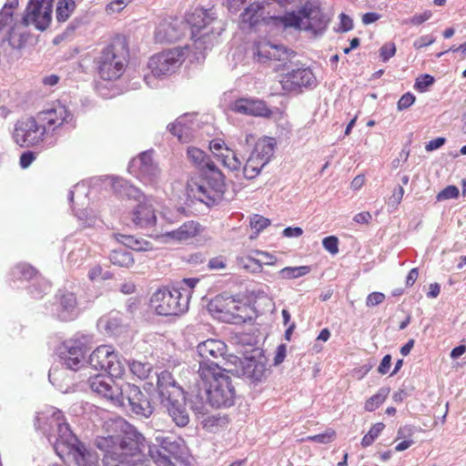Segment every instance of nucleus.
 <instances>
[{
    "label": "nucleus",
    "mask_w": 466,
    "mask_h": 466,
    "mask_svg": "<svg viewBox=\"0 0 466 466\" xmlns=\"http://www.w3.org/2000/svg\"><path fill=\"white\" fill-rule=\"evenodd\" d=\"M53 0H30L25 15L19 16L9 6L0 11V46L7 44L14 49L22 48L26 42V26L32 25L46 30L52 20Z\"/></svg>",
    "instance_id": "f257e3e1"
},
{
    "label": "nucleus",
    "mask_w": 466,
    "mask_h": 466,
    "mask_svg": "<svg viewBox=\"0 0 466 466\" xmlns=\"http://www.w3.org/2000/svg\"><path fill=\"white\" fill-rule=\"evenodd\" d=\"M47 420L58 434L54 443L55 451L66 466H99L97 454L76 437L62 411L55 410Z\"/></svg>",
    "instance_id": "f03ea898"
},
{
    "label": "nucleus",
    "mask_w": 466,
    "mask_h": 466,
    "mask_svg": "<svg viewBox=\"0 0 466 466\" xmlns=\"http://www.w3.org/2000/svg\"><path fill=\"white\" fill-rule=\"evenodd\" d=\"M104 441L108 448L104 456L106 466H147L142 460L147 441L134 427L128 426L121 439L109 436Z\"/></svg>",
    "instance_id": "7ed1b4c3"
},
{
    "label": "nucleus",
    "mask_w": 466,
    "mask_h": 466,
    "mask_svg": "<svg viewBox=\"0 0 466 466\" xmlns=\"http://www.w3.org/2000/svg\"><path fill=\"white\" fill-rule=\"evenodd\" d=\"M197 372L198 385L204 390L210 406L219 409L234 405L237 392L228 370L221 366H207Z\"/></svg>",
    "instance_id": "20e7f679"
},
{
    "label": "nucleus",
    "mask_w": 466,
    "mask_h": 466,
    "mask_svg": "<svg viewBox=\"0 0 466 466\" xmlns=\"http://www.w3.org/2000/svg\"><path fill=\"white\" fill-rule=\"evenodd\" d=\"M185 20L189 27L191 39L198 49L212 47L225 30L224 23L211 9L196 7L187 13Z\"/></svg>",
    "instance_id": "39448f33"
},
{
    "label": "nucleus",
    "mask_w": 466,
    "mask_h": 466,
    "mask_svg": "<svg viewBox=\"0 0 466 466\" xmlns=\"http://www.w3.org/2000/svg\"><path fill=\"white\" fill-rule=\"evenodd\" d=\"M129 61V46L125 35H116L96 59L98 76L106 81L118 79Z\"/></svg>",
    "instance_id": "423d86ee"
},
{
    "label": "nucleus",
    "mask_w": 466,
    "mask_h": 466,
    "mask_svg": "<svg viewBox=\"0 0 466 466\" xmlns=\"http://www.w3.org/2000/svg\"><path fill=\"white\" fill-rule=\"evenodd\" d=\"M188 294L180 289H157L150 299V306L160 316H178L188 309Z\"/></svg>",
    "instance_id": "0eeeda50"
},
{
    "label": "nucleus",
    "mask_w": 466,
    "mask_h": 466,
    "mask_svg": "<svg viewBox=\"0 0 466 466\" xmlns=\"http://www.w3.org/2000/svg\"><path fill=\"white\" fill-rule=\"evenodd\" d=\"M184 60V49L174 47L150 56L147 67L154 76L160 78L174 74L181 66Z\"/></svg>",
    "instance_id": "6e6552de"
},
{
    "label": "nucleus",
    "mask_w": 466,
    "mask_h": 466,
    "mask_svg": "<svg viewBox=\"0 0 466 466\" xmlns=\"http://www.w3.org/2000/svg\"><path fill=\"white\" fill-rule=\"evenodd\" d=\"M252 56L258 63L279 62L286 64L296 56V52L282 44H274L267 38H259L252 46Z\"/></svg>",
    "instance_id": "1a4fd4ad"
},
{
    "label": "nucleus",
    "mask_w": 466,
    "mask_h": 466,
    "mask_svg": "<svg viewBox=\"0 0 466 466\" xmlns=\"http://www.w3.org/2000/svg\"><path fill=\"white\" fill-rule=\"evenodd\" d=\"M46 134L35 115L15 124L13 138L20 147H34L44 141Z\"/></svg>",
    "instance_id": "9d476101"
},
{
    "label": "nucleus",
    "mask_w": 466,
    "mask_h": 466,
    "mask_svg": "<svg viewBox=\"0 0 466 466\" xmlns=\"http://www.w3.org/2000/svg\"><path fill=\"white\" fill-rule=\"evenodd\" d=\"M88 362L96 370L106 371L116 378L122 375L124 367L112 346L100 345L90 354Z\"/></svg>",
    "instance_id": "9b49d317"
},
{
    "label": "nucleus",
    "mask_w": 466,
    "mask_h": 466,
    "mask_svg": "<svg viewBox=\"0 0 466 466\" xmlns=\"http://www.w3.org/2000/svg\"><path fill=\"white\" fill-rule=\"evenodd\" d=\"M113 377L104 374L90 377L88 380L90 389L113 404L125 406L124 386L117 383Z\"/></svg>",
    "instance_id": "f8f14e48"
},
{
    "label": "nucleus",
    "mask_w": 466,
    "mask_h": 466,
    "mask_svg": "<svg viewBox=\"0 0 466 466\" xmlns=\"http://www.w3.org/2000/svg\"><path fill=\"white\" fill-rule=\"evenodd\" d=\"M227 351V344L220 339H208L198 343L197 353L200 360H198V371H200L202 367L220 366L218 360L225 359Z\"/></svg>",
    "instance_id": "ddd939ff"
},
{
    "label": "nucleus",
    "mask_w": 466,
    "mask_h": 466,
    "mask_svg": "<svg viewBox=\"0 0 466 466\" xmlns=\"http://www.w3.org/2000/svg\"><path fill=\"white\" fill-rule=\"evenodd\" d=\"M271 1L256 0L249 4L240 14L239 21L243 26L254 27L261 23H268L277 18L276 12L271 11Z\"/></svg>",
    "instance_id": "4468645a"
},
{
    "label": "nucleus",
    "mask_w": 466,
    "mask_h": 466,
    "mask_svg": "<svg viewBox=\"0 0 466 466\" xmlns=\"http://www.w3.org/2000/svg\"><path fill=\"white\" fill-rule=\"evenodd\" d=\"M36 116L46 133L49 131L55 132L66 125L73 126V115L66 106L60 104L42 110L38 112Z\"/></svg>",
    "instance_id": "2eb2a0df"
},
{
    "label": "nucleus",
    "mask_w": 466,
    "mask_h": 466,
    "mask_svg": "<svg viewBox=\"0 0 466 466\" xmlns=\"http://www.w3.org/2000/svg\"><path fill=\"white\" fill-rule=\"evenodd\" d=\"M316 77L309 67L300 66L280 76L279 84L286 92H301L302 88L314 86Z\"/></svg>",
    "instance_id": "dca6fc26"
},
{
    "label": "nucleus",
    "mask_w": 466,
    "mask_h": 466,
    "mask_svg": "<svg viewBox=\"0 0 466 466\" xmlns=\"http://www.w3.org/2000/svg\"><path fill=\"white\" fill-rule=\"evenodd\" d=\"M87 351L86 342L81 339L66 340L59 349V355L64 364L70 370H78Z\"/></svg>",
    "instance_id": "f3484780"
},
{
    "label": "nucleus",
    "mask_w": 466,
    "mask_h": 466,
    "mask_svg": "<svg viewBox=\"0 0 466 466\" xmlns=\"http://www.w3.org/2000/svg\"><path fill=\"white\" fill-rule=\"evenodd\" d=\"M208 309L215 318L229 322L238 316L240 307L234 298L218 295L209 301Z\"/></svg>",
    "instance_id": "a211bd4d"
},
{
    "label": "nucleus",
    "mask_w": 466,
    "mask_h": 466,
    "mask_svg": "<svg viewBox=\"0 0 466 466\" xmlns=\"http://www.w3.org/2000/svg\"><path fill=\"white\" fill-rule=\"evenodd\" d=\"M124 396L125 402H127L134 413L147 418L153 413V407L150 401L140 390L139 387L127 383L124 387Z\"/></svg>",
    "instance_id": "6ab92c4d"
},
{
    "label": "nucleus",
    "mask_w": 466,
    "mask_h": 466,
    "mask_svg": "<svg viewBox=\"0 0 466 466\" xmlns=\"http://www.w3.org/2000/svg\"><path fill=\"white\" fill-rule=\"evenodd\" d=\"M237 371L239 376L251 382H261L267 377L266 360L264 357H259L258 359L251 357L240 360Z\"/></svg>",
    "instance_id": "aec40b11"
},
{
    "label": "nucleus",
    "mask_w": 466,
    "mask_h": 466,
    "mask_svg": "<svg viewBox=\"0 0 466 466\" xmlns=\"http://www.w3.org/2000/svg\"><path fill=\"white\" fill-rule=\"evenodd\" d=\"M202 178L208 195L209 203H214L223 197L225 192V182L223 174L214 166L204 171Z\"/></svg>",
    "instance_id": "412c9836"
},
{
    "label": "nucleus",
    "mask_w": 466,
    "mask_h": 466,
    "mask_svg": "<svg viewBox=\"0 0 466 466\" xmlns=\"http://www.w3.org/2000/svg\"><path fill=\"white\" fill-rule=\"evenodd\" d=\"M131 219L137 227L141 228L154 227L157 223V215L153 205L148 200L137 203L131 211Z\"/></svg>",
    "instance_id": "4be33fe9"
},
{
    "label": "nucleus",
    "mask_w": 466,
    "mask_h": 466,
    "mask_svg": "<svg viewBox=\"0 0 466 466\" xmlns=\"http://www.w3.org/2000/svg\"><path fill=\"white\" fill-rule=\"evenodd\" d=\"M303 15L302 29L311 31L314 35L322 33L327 27V21L319 7L304 6L300 9Z\"/></svg>",
    "instance_id": "5701e85b"
},
{
    "label": "nucleus",
    "mask_w": 466,
    "mask_h": 466,
    "mask_svg": "<svg viewBox=\"0 0 466 466\" xmlns=\"http://www.w3.org/2000/svg\"><path fill=\"white\" fill-rule=\"evenodd\" d=\"M201 231L202 227L198 222L189 220L183 223L177 229L166 232L163 237L166 238V241L185 242L198 236Z\"/></svg>",
    "instance_id": "b1692460"
},
{
    "label": "nucleus",
    "mask_w": 466,
    "mask_h": 466,
    "mask_svg": "<svg viewBox=\"0 0 466 466\" xmlns=\"http://www.w3.org/2000/svg\"><path fill=\"white\" fill-rule=\"evenodd\" d=\"M157 390L163 402L170 401L181 391V388L168 370L157 374Z\"/></svg>",
    "instance_id": "393cba45"
},
{
    "label": "nucleus",
    "mask_w": 466,
    "mask_h": 466,
    "mask_svg": "<svg viewBox=\"0 0 466 466\" xmlns=\"http://www.w3.org/2000/svg\"><path fill=\"white\" fill-rule=\"evenodd\" d=\"M233 110L238 113L256 116L269 117L272 114L271 110L267 107L265 102L247 98L238 99L233 105Z\"/></svg>",
    "instance_id": "a878e982"
},
{
    "label": "nucleus",
    "mask_w": 466,
    "mask_h": 466,
    "mask_svg": "<svg viewBox=\"0 0 466 466\" xmlns=\"http://www.w3.org/2000/svg\"><path fill=\"white\" fill-rule=\"evenodd\" d=\"M186 191L189 198L209 204L208 195L207 194L208 192L201 175L191 177L187 180Z\"/></svg>",
    "instance_id": "bb28decb"
},
{
    "label": "nucleus",
    "mask_w": 466,
    "mask_h": 466,
    "mask_svg": "<svg viewBox=\"0 0 466 466\" xmlns=\"http://www.w3.org/2000/svg\"><path fill=\"white\" fill-rule=\"evenodd\" d=\"M167 402V409L169 416L178 427H185L189 422V416L183 403L176 400Z\"/></svg>",
    "instance_id": "cd10ccee"
},
{
    "label": "nucleus",
    "mask_w": 466,
    "mask_h": 466,
    "mask_svg": "<svg viewBox=\"0 0 466 466\" xmlns=\"http://www.w3.org/2000/svg\"><path fill=\"white\" fill-rule=\"evenodd\" d=\"M274 147L275 143L272 138L263 137L257 141L251 154L267 165L273 156Z\"/></svg>",
    "instance_id": "c85d7f7f"
},
{
    "label": "nucleus",
    "mask_w": 466,
    "mask_h": 466,
    "mask_svg": "<svg viewBox=\"0 0 466 466\" xmlns=\"http://www.w3.org/2000/svg\"><path fill=\"white\" fill-rule=\"evenodd\" d=\"M168 129L181 143H187L193 137V129L183 119H177L175 123L169 125Z\"/></svg>",
    "instance_id": "c756f323"
},
{
    "label": "nucleus",
    "mask_w": 466,
    "mask_h": 466,
    "mask_svg": "<svg viewBox=\"0 0 466 466\" xmlns=\"http://www.w3.org/2000/svg\"><path fill=\"white\" fill-rule=\"evenodd\" d=\"M110 262L120 268H130L135 260L130 251L126 249L113 250L109 255Z\"/></svg>",
    "instance_id": "7c9ffc66"
},
{
    "label": "nucleus",
    "mask_w": 466,
    "mask_h": 466,
    "mask_svg": "<svg viewBox=\"0 0 466 466\" xmlns=\"http://www.w3.org/2000/svg\"><path fill=\"white\" fill-rule=\"evenodd\" d=\"M390 392V387H381L375 394L365 401V410L370 412L376 410L386 400Z\"/></svg>",
    "instance_id": "2f4dec72"
},
{
    "label": "nucleus",
    "mask_w": 466,
    "mask_h": 466,
    "mask_svg": "<svg viewBox=\"0 0 466 466\" xmlns=\"http://www.w3.org/2000/svg\"><path fill=\"white\" fill-rule=\"evenodd\" d=\"M262 161H260L254 155L250 154L246 164L243 167V173L246 178L251 179L257 177L260 170L265 167Z\"/></svg>",
    "instance_id": "473e14b6"
},
{
    "label": "nucleus",
    "mask_w": 466,
    "mask_h": 466,
    "mask_svg": "<svg viewBox=\"0 0 466 466\" xmlns=\"http://www.w3.org/2000/svg\"><path fill=\"white\" fill-rule=\"evenodd\" d=\"M76 8L74 0H58L56 6V19L58 22H66Z\"/></svg>",
    "instance_id": "72a5a7b5"
},
{
    "label": "nucleus",
    "mask_w": 466,
    "mask_h": 466,
    "mask_svg": "<svg viewBox=\"0 0 466 466\" xmlns=\"http://www.w3.org/2000/svg\"><path fill=\"white\" fill-rule=\"evenodd\" d=\"M114 238L118 241L124 244L125 246L134 249V250H147V242L138 240L130 235H123L120 233H115Z\"/></svg>",
    "instance_id": "f704fd0d"
},
{
    "label": "nucleus",
    "mask_w": 466,
    "mask_h": 466,
    "mask_svg": "<svg viewBox=\"0 0 466 466\" xmlns=\"http://www.w3.org/2000/svg\"><path fill=\"white\" fill-rule=\"evenodd\" d=\"M157 35L161 38V40H165L167 42L176 41L179 37L178 31L167 22L160 24L157 28Z\"/></svg>",
    "instance_id": "c9c22d12"
},
{
    "label": "nucleus",
    "mask_w": 466,
    "mask_h": 466,
    "mask_svg": "<svg viewBox=\"0 0 466 466\" xmlns=\"http://www.w3.org/2000/svg\"><path fill=\"white\" fill-rule=\"evenodd\" d=\"M310 270L309 266L286 267L279 271V275L282 279H293L309 274Z\"/></svg>",
    "instance_id": "e433bc0d"
},
{
    "label": "nucleus",
    "mask_w": 466,
    "mask_h": 466,
    "mask_svg": "<svg viewBox=\"0 0 466 466\" xmlns=\"http://www.w3.org/2000/svg\"><path fill=\"white\" fill-rule=\"evenodd\" d=\"M273 20H279L286 27H295L302 29L303 15H301L300 11L299 12V14H295L294 12L288 13L283 16H279L277 15V18H274Z\"/></svg>",
    "instance_id": "4c0bfd02"
},
{
    "label": "nucleus",
    "mask_w": 466,
    "mask_h": 466,
    "mask_svg": "<svg viewBox=\"0 0 466 466\" xmlns=\"http://www.w3.org/2000/svg\"><path fill=\"white\" fill-rule=\"evenodd\" d=\"M129 369L132 374L139 380H145L149 376L152 370V366L147 362L134 360L129 364Z\"/></svg>",
    "instance_id": "58836bf2"
},
{
    "label": "nucleus",
    "mask_w": 466,
    "mask_h": 466,
    "mask_svg": "<svg viewBox=\"0 0 466 466\" xmlns=\"http://www.w3.org/2000/svg\"><path fill=\"white\" fill-rule=\"evenodd\" d=\"M270 225V220L261 215L254 214L249 218V226L255 230V236L250 238H255L262 230Z\"/></svg>",
    "instance_id": "ea45409f"
},
{
    "label": "nucleus",
    "mask_w": 466,
    "mask_h": 466,
    "mask_svg": "<svg viewBox=\"0 0 466 466\" xmlns=\"http://www.w3.org/2000/svg\"><path fill=\"white\" fill-rule=\"evenodd\" d=\"M385 425L382 422H378L373 424L369 430L368 433L365 434L361 440L362 447L366 448L370 446L374 441L379 437V435L384 430Z\"/></svg>",
    "instance_id": "a19ab883"
},
{
    "label": "nucleus",
    "mask_w": 466,
    "mask_h": 466,
    "mask_svg": "<svg viewBox=\"0 0 466 466\" xmlns=\"http://www.w3.org/2000/svg\"><path fill=\"white\" fill-rule=\"evenodd\" d=\"M224 167L232 171L239 170L242 166V160L237 156L236 152L232 149L220 159Z\"/></svg>",
    "instance_id": "79ce46f5"
},
{
    "label": "nucleus",
    "mask_w": 466,
    "mask_h": 466,
    "mask_svg": "<svg viewBox=\"0 0 466 466\" xmlns=\"http://www.w3.org/2000/svg\"><path fill=\"white\" fill-rule=\"evenodd\" d=\"M254 252L257 255L262 256L264 261L261 262L259 259H257V258H254L251 257H248V260L251 263H254L257 266L256 270H258L259 272L262 271V268H263L262 264L272 266L277 263V260H278L277 258L268 252L261 251V250H255Z\"/></svg>",
    "instance_id": "37998d69"
},
{
    "label": "nucleus",
    "mask_w": 466,
    "mask_h": 466,
    "mask_svg": "<svg viewBox=\"0 0 466 466\" xmlns=\"http://www.w3.org/2000/svg\"><path fill=\"white\" fill-rule=\"evenodd\" d=\"M209 149L213 155L220 160L224 157V154H228L231 148L227 146L223 139L215 138L210 141Z\"/></svg>",
    "instance_id": "c03bdc74"
},
{
    "label": "nucleus",
    "mask_w": 466,
    "mask_h": 466,
    "mask_svg": "<svg viewBox=\"0 0 466 466\" xmlns=\"http://www.w3.org/2000/svg\"><path fill=\"white\" fill-rule=\"evenodd\" d=\"M59 304L65 311H72L76 307V297L73 292H64L59 296Z\"/></svg>",
    "instance_id": "a18cd8bd"
},
{
    "label": "nucleus",
    "mask_w": 466,
    "mask_h": 466,
    "mask_svg": "<svg viewBox=\"0 0 466 466\" xmlns=\"http://www.w3.org/2000/svg\"><path fill=\"white\" fill-rule=\"evenodd\" d=\"M88 278L91 281H98L110 279L113 275L109 271H104L100 265H96L89 269Z\"/></svg>",
    "instance_id": "49530a36"
},
{
    "label": "nucleus",
    "mask_w": 466,
    "mask_h": 466,
    "mask_svg": "<svg viewBox=\"0 0 466 466\" xmlns=\"http://www.w3.org/2000/svg\"><path fill=\"white\" fill-rule=\"evenodd\" d=\"M148 452L157 466H175L169 457L162 454L158 449H149Z\"/></svg>",
    "instance_id": "de8ad7c7"
},
{
    "label": "nucleus",
    "mask_w": 466,
    "mask_h": 466,
    "mask_svg": "<svg viewBox=\"0 0 466 466\" xmlns=\"http://www.w3.org/2000/svg\"><path fill=\"white\" fill-rule=\"evenodd\" d=\"M336 437V431L333 429H327L323 433L308 436L307 441L318 443H329Z\"/></svg>",
    "instance_id": "09e8293b"
},
{
    "label": "nucleus",
    "mask_w": 466,
    "mask_h": 466,
    "mask_svg": "<svg viewBox=\"0 0 466 466\" xmlns=\"http://www.w3.org/2000/svg\"><path fill=\"white\" fill-rule=\"evenodd\" d=\"M459 188L456 186L450 185L447 186L445 188H443L441 192L437 195V200H446V199H451V198H457L459 197Z\"/></svg>",
    "instance_id": "8fccbe9b"
},
{
    "label": "nucleus",
    "mask_w": 466,
    "mask_h": 466,
    "mask_svg": "<svg viewBox=\"0 0 466 466\" xmlns=\"http://www.w3.org/2000/svg\"><path fill=\"white\" fill-rule=\"evenodd\" d=\"M322 245L330 254L335 255L339 252V238L335 236L326 237L322 240Z\"/></svg>",
    "instance_id": "3c124183"
},
{
    "label": "nucleus",
    "mask_w": 466,
    "mask_h": 466,
    "mask_svg": "<svg viewBox=\"0 0 466 466\" xmlns=\"http://www.w3.org/2000/svg\"><path fill=\"white\" fill-rule=\"evenodd\" d=\"M432 15L431 11L425 10L421 14L414 15L409 20L405 21L404 24L411 25H420L429 20Z\"/></svg>",
    "instance_id": "603ef678"
},
{
    "label": "nucleus",
    "mask_w": 466,
    "mask_h": 466,
    "mask_svg": "<svg viewBox=\"0 0 466 466\" xmlns=\"http://www.w3.org/2000/svg\"><path fill=\"white\" fill-rule=\"evenodd\" d=\"M396 53L395 44L392 42H389L384 44L380 49V56L382 61L386 62L392 56H394Z\"/></svg>",
    "instance_id": "864d4df0"
},
{
    "label": "nucleus",
    "mask_w": 466,
    "mask_h": 466,
    "mask_svg": "<svg viewBox=\"0 0 466 466\" xmlns=\"http://www.w3.org/2000/svg\"><path fill=\"white\" fill-rule=\"evenodd\" d=\"M415 96L410 93L407 92L404 95L400 96V98L398 101L397 107L398 110L402 111L407 108H409L414 102H415Z\"/></svg>",
    "instance_id": "5fc2aeb1"
},
{
    "label": "nucleus",
    "mask_w": 466,
    "mask_h": 466,
    "mask_svg": "<svg viewBox=\"0 0 466 466\" xmlns=\"http://www.w3.org/2000/svg\"><path fill=\"white\" fill-rule=\"evenodd\" d=\"M434 83V78L431 75L425 74L417 78L415 88L420 91H424L428 86Z\"/></svg>",
    "instance_id": "6e6d98bb"
},
{
    "label": "nucleus",
    "mask_w": 466,
    "mask_h": 466,
    "mask_svg": "<svg viewBox=\"0 0 466 466\" xmlns=\"http://www.w3.org/2000/svg\"><path fill=\"white\" fill-rule=\"evenodd\" d=\"M205 156V152L197 147H189L187 149V157L195 164H201L204 161Z\"/></svg>",
    "instance_id": "4d7b16f0"
},
{
    "label": "nucleus",
    "mask_w": 466,
    "mask_h": 466,
    "mask_svg": "<svg viewBox=\"0 0 466 466\" xmlns=\"http://www.w3.org/2000/svg\"><path fill=\"white\" fill-rule=\"evenodd\" d=\"M36 158V156L32 151L24 152L20 156L19 165L22 168H27Z\"/></svg>",
    "instance_id": "13d9d810"
},
{
    "label": "nucleus",
    "mask_w": 466,
    "mask_h": 466,
    "mask_svg": "<svg viewBox=\"0 0 466 466\" xmlns=\"http://www.w3.org/2000/svg\"><path fill=\"white\" fill-rule=\"evenodd\" d=\"M126 5V0H113L106 5V11L107 14L119 13L125 8Z\"/></svg>",
    "instance_id": "bf43d9fd"
},
{
    "label": "nucleus",
    "mask_w": 466,
    "mask_h": 466,
    "mask_svg": "<svg viewBox=\"0 0 466 466\" xmlns=\"http://www.w3.org/2000/svg\"><path fill=\"white\" fill-rule=\"evenodd\" d=\"M385 299V295L381 292H372L367 297L366 304L368 307L377 306L382 303Z\"/></svg>",
    "instance_id": "052dcab7"
},
{
    "label": "nucleus",
    "mask_w": 466,
    "mask_h": 466,
    "mask_svg": "<svg viewBox=\"0 0 466 466\" xmlns=\"http://www.w3.org/2000/svg\"><path fill=\"white\" fill-rule=\"evenodd\" d=\"M435 42V38L430 35H422L416 39L413 43V46L416 49H420L422 47L431 46Z\"/></svg>",
    "instance_id": "680f3d73"
},
{
    "label": "nucleus",
    "mask_w": 466,
    "mask_h": 466,
    "mask_svg": "<svg viewBox=\"0 0 466 466\" xmlns=\"http://www.w3.org/2000/svg\"><path fill=\"white\" fill-rule=\"evenodd\" d=\"M339 28L342 32H348L353 28V21L349 15L342 13L339 15Z\"/></svg>",
    "instance_id": "e2e57ef3"
},
{
    "label": "nucleus",
    "mask_w": 466,
    "mask_h": 466,
    "mask_svg": "<svg viewBox=\"0 0 466 466\" xmlns=\"http://www.w3.org/2000/svg\"><path fill=\"white\" fill-rule=\"evenodd\" d=\"M208 268L210 269H223L226 268V258L222 256H218L211 258L208 261Z\"/></svg>",
    "instance_id": "0e129e2a"
},
{
    "label": "nucleus",
    "mask_w": 466,
    "mask_h": 466,
    "mask_svg": "<svg viewBox=\"0 0 466 466\" xmlns=\"http://www.w3.org/2000/svg\"><path fill=\"white\" fill-rule=\"evenodd\" d=\"M404 195V189L401 186H398L394 188L392 195L390 198V201L394 205H399L402 200Z\"/></svg>",
    "instance_id": "69168bd1"
},
{
    "label": "nucleus",
    "mask_w": 466,
    "mask_h": 466,
    "mask_svg": "<svg viewBox=\"0 0 466 466\" xmlns=\"http://www.w3.org/2000/svg\"><path fill=\"white\" fill-rule=\"evenodd\" d=\"M445 142H446V139L444 137H437L435 139L429 141L425 146V149L427 151L436 150V149L440 148L441 147H442L445 144Z\"/></svg>",
    "instance_id": "338daca9"
},
{
    "label": "nucleus",
    "mask_w": 466,
    "mask_h": 466,
    "mask_svg": "<svg viewBox=\"0 0 466 466\" xmlns=\"http://www.w3.org/2000/svg\"><path fill=\"white\" fill-rule=\"evenodd\" d=\"M391 365V357L390 355H385L378 368L379 373L384 375L388 373L390 367Z\"/></svg>",
    "instance_id": "774afa93"
}]
</instances>
